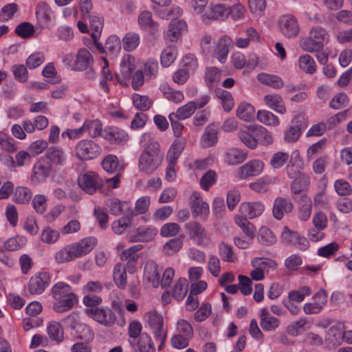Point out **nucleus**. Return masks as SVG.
Instances as JSON below:
<instances>
[{"mask_svg":"<svg viewBox=\"0 0 352 352\" xmlns=\"http://www.w3.org/2000/svg\"><path fill=\"white\" fill-rule=\"evenodd\" d=\"M47 333L51 339L58 342H60L63 340V329L61 324L58 322H51L48 324Z\"/></svg>","mask_w":352,"mask_h":352,"instance_id":"37998d69","label":"nucleus"},{"mask_svg":"<svg viewBox=\"0 0 352 352\" xmlns=\"http://www.w3.org/2000/svg\"><path fill=\"white\" fill-rule=\"evenodd\" d=\"M258 241L263 245H273L276 241V237L268 228L263 226L258 231Z\"/></svg>","mask_w":352,"mask_h":352,"instance_id":"79ce46f5","label":"nucleus"},{"mask_svg":"<svg viewBox=\"0 0 352 352\" xmlns=\"http://www.w3.org/2000/svg\"><path fill=\"white\" fill-rule=\"evenodd\" d=\"M293 209L294 205L289 200L283 197H278L274 201L273 216L276 219L280 220L285 214L292 212Z\"/></svg>","mask_w":352,"mask_h":352,"instance_id":"2eb2a0df","label":"nucleus"},{"mask_svg":"<svg viewBox=\"0 0 352 352\" xmlns=\"http://www.w3.org/2000/svg\"><path fill=\"white\" fill-rule=\"evenodd\" d=\"M279 319L271 316H265L261 318L260 325L264 331H272L279 326Z\"/></svg>","mask_w":352,"mask_h":352,"instance_id":"bf43d9fd","label":"nucleus"},{"mask_svg":"<svg viewBox=\"0 0 352 352\" xmlns=\"http://www.w3.org/2000/svg\"><path fill=\"white\" fill-rule=\"evenodd\" d=\"M52 10L45 2H40L36 10V18L43 23H47L51 19Z\"/></svg>","mask_w":352,"mask_h":352,"instance_id":"3c124183","label":"nucleus"},{"mask_svg":"<svg viewBox=\"0 0 352 352\" xmlns=\"http://www.w3.org/2000/svg\"><path fill=\"white\" fill-rule=\"evenodd\" d=\"M197 109V103L195 101H190L187 104L178 108L175 116L180 120H185L190 117Z\"/></svg>","mask_w":352,"mask_h":352,"instance_id":"a18cd8bd","label":"nucleus"},{"mask_svg":"<svg viewBox=\"0 0 352 352\" xmlns=\"http://www.w3.org/2000/svg\"><path fill=\"white\" fill-rule=\"evenodd\" d=\"M278 27L281 34L287 38H294L300 32L298 21L292 14L282 15L278 21Z\"/></svg>","mask_w":352,"mask_h":352,"instance_id":"1a4fd4ad","label":"nucleus"},{"mask_svg":"<svg viewBox=\"0 0 352 352\" xmlns=\"http://www.w3.org/2000/svg\"><path fill=\"white\" fill-rule=\"evenodd\" d=\"M182 241L179 238L172 239L164 245V252L167 255H172L182 248Z\"/></svg>","mask_w":352,"mask_h":352,"instance_id":"338daca9","label":"nucleus"},{"mask_svg":"<svg viewBox=\"0 0 352 352\" xmlns=\"http://www.w3.org/2000/svg\"><path fill=\"white\" fill-rule=\"evenodd\" d=\"M26 240L23 236H16L8 239L4 243V248L8 251H16L21 249L25 244Z\"/></svg>","mask_w":352,"mask_h":352,"instance_id":"052dcab7","label":"nucleus"},{"mask_svg":"<svg viewBox=\"0 0 352 352\" xmlns=\"http://www.w3.org/2000/svg\"><path fill=\"white\" fill-rule=\"evenodd\" d=\"M264 100L266 104L276 112L284 114L286 109L283 98L278 94H268L265 96Z\"/></svg>","mask_w":352,"mask_h":352,"instance_id":"bb28decb","label":"nucleus"},{"mask_svg":"<svg viewBox=\"0 0 352 352\" xmlns=\"http://www.w3.org/2000/svg\"><path fill=\"white\" fill-rule=\"evenodd\" d=\"M215 93L216 96L221 100L223 109L226 111H230L234 106L233 98L231 94L221 89H217Z\"/></svg>","mask_w":352,"mask_h":352,"instance_id":"09e8293b","label":"nucleus"},{"mask_svg":"<svg viewBox=\"0 0 352 352\" xmlns=\"http://www.w3.org/2000/svg\"><path fill=\"white\" fill-rule=\"evenodd\" d=\"M184 142L182 141H175L171 146L168 153L167 159L170 166H175L177 160L183 151Z\"/></svg>","mask_w":352,"mask_h":352,"instance_id":"ea45409f","label":"nucleus"},{"mask_svg":"<svg viewBox=\"0 0 352 352\" xmlns=\"http://www.w3.org/2000/svg\"><path fill=\"white\" fill-rule=\"evenodd\" d=\"M241 141L248 148L254 149L257 147L256 138L254 132L250 131V126L246 127V130L241 129L238 133Z\"/></svg>","mask_w":352,"mask_h":352,"instance_id":"58836bf2","label":"nucleus"},{"mask_svg":"<svg viewBox=\"0 0 352 352\" xmlns=\"http://www.w3.org/2000/svg\"><path fill=\"white\" fill-rule=\"evenodd\" d=\"M190 208L194 217L198 216L206 218L209 214V206L208 203L203 201L200 194L193 192L190 196Z\"/></svg>","mask_w":352,"mask_h":352,"instance_id":"4468645a","label":"nucleus"},{"mask_svg":"<svg viewBox=\"0 0 352 352\" xmlns=\"http://www.w3.org/2000/svg\"><path fill=\"white\" fill-rule=\"evenodd\" d=\"M264 164L260 160H253L239 168L238 175L241 179L259 175L263 170Z\"/></svg>","mask_w":352,"mask_h":352,"instance_id":"dca6fc26","label":"nucleus"},{"mask_svg":"<svg viewBox=\"0 0 352 352\" xmlns=\"http://www.w3.org/2000/svg\"><path fill=\"white\" fill-rule=\"evenodd\" d=\"M230 14V9L222 4H217L210 8L205 16L210 19L223 21Z\"/></svg>","mask_w":352,"mask_h":352,"instance_id":"393cba45","label":"nucleus"},{"mask_svg":"<svg viewBox=\"0 0 352 352\" xmlns=\"http://www.w3.org/2000/svg\"><path fill=\"white\" fill-rule=\"evenodd\" d=\"M93 62L90 52L87 49L82 48L77 54L74 67L76 70H85L91 65Z\"/></svg>","mask_w":352,"mask_h":352,"instance_id":"4be33fe9","label":"nucleus"},{"mask_svg":"<svg viewBox=\"0 0 352 352\" xmlns=\"http://www.w3.org/2000/svg\"><path fill=\"white\" fill-rule=\"evenodd\" d=\"M235 223L243 230L245 235H254L256 228L254 226L250 223L246 217L238 215L234 218Z\"/></svg>","mask_w":352,"mask_h":352,"instance_id":"4d7b16f0","label":"nucleus"},{"mask_svg":"<svg viewBox=\"0 0 352 352\" xmlns=\"http://www.w3.org/2000/svg\"><path fill=\"white\" fill-rule=\"evenodd\" d=\"M158 268V265L153 261L146 262L144 267V275L155 287L159 286L160 281L161 270Z\"/></svg>","mask_w":352,"mask_h":352,"instance_id":"b1692460","label":"nucleus"},{"mask_svg":"<svg viewBox=\"0 0 352 352\" xmlns=\"http://www.w3.org/2000/svg\"><path fill=\"white\" fill-rule=\"evenodd\" d=\"M100 147L89 140H80L76 146V156L81 160H89L96 157L100 153Z\"/></svg>","mask_w":352,"mask_h":352,"instance_id":"9d476101","label":"nucleus"},{"mask_svg":"<svg viewBox=\"0 0 352 352\" xmlns=\"http://www.w3.org/2000/svg\"><path fill=\"white\" fill-rule=\"evenodd\" d=\"M257 119L263 124L267 125L276 126L279 124L278 117L269 111H258Z\"/></svg>","mask_w":352,"mask_h":352,"instance_id":"5fc2aeb1","label":"nucleus"},{"mask_svg":"<svg viewBox=\"0 0 352 352\" xmlns=\"http://www.w3.org/2000/svg\"><path fill=\"white\" fill-rule=\"evenodd\" d=\"M186 30V23L184 20L173 19L165 33V37L170 42L177 41L181 33Z\"/></svg>","mask_w":352,"mask_h":352,"instance_id":"a211bd4d","label":"nucleus"},{"mask_svg":"<svg viewBox=\"0 0 352 352\" xmlns=\"http://www.w3.org/2000/svg\"><path fill=\"white\" fill-rule=\"evenodd\" d=\"M189 234L192 239L197 240L198 244L203 243L207 236L205 228L197 221H190L186 226Z\"/></svg>","mask_w":352,"mask_h":352,"instance_id":"5701e85b","label":"nucleus"},{"mask_svg":"<svg viewBox=\"0 0 352 352\" xmlns=\"http://www.w3.org/2000/svg\"><path fill=\"white\" fill-rule=\"evenodd\" d=\"M157 230L154 228L140 227L129 232L128 239L131 242H148L157 234Z\"/></svg>","mask_w":352,"mask_h":352,"instance_id":"ddd939ff","label":"nucleus"},{"mask_svg":"<svg viewBox=\"0 0 352 352\" xmlns=\"http://www.w3.org/2000/svg\"><path fill=\"white\" fill-rule=\"evenodd\" d=\"M106 53L111 55H116L121 50V43L119 38L116 36H109L105 43Z\"/></svg>","mask_w":352,"mask_h":352,"instance_id":"13d9d810","label":"nucleus"},{"mask_svg":"<svg viewBox=\"0 0 352 352\" xmlns=\"http://www.w3.org/2000/svg\"><path fill=\"white\" fill-rule=\"evenodd\" d=\"M140 25L145 29L155 28L157 24L153 21L151 12L147 10L142 12L138 17Z\"/></svg>","mask_w":352,"mask_h":352,"instance_id":"69168bd1","label":"nucleus"},{"mask_svg":"<svg viewBox=\"0 0 352 352\" xmlns=\"http://www.w3.org/2000/svg\"><path fill=\"white\" fill-rule=\"evenodd\" d=\"M219 252L224 261L235 262L237 260L236 256L233 252L232 247L224 242H221L219 245Z\"/></svg>","mask_w":352,"mask_h":352,"instance_id":"864d4df0","label":"nucleus"},{"mask_svg":"<svg viewBox=\"0 0 352 352\" xmlns=\"http://www.w3.org/2000/svg\"><path fill=\"white\" fill-rule=\"evenodd\" d=\"M83 129H85V131H89L92 137H96L102 133V124L98 120L85 121Z\"/></svg>","mask_w":352,"mask_h":352,"instance_id":"680f3d73","label":"nucleus"},{"mask_svg":"<svg viewBox=\"0 0 352 352\" xmlns=\"http://www.w3.org/2000/svg\"><path fill=\"white\" fill-rule=\"evenodd\" d=\"M246 157V153L238 148L230 149L226 155V161L230 165H236L242 163Z\"/></svg>","mask_w":352,"mask_h":352,"instance_id":"a19ab883","label":"nucleus"},{"mask_svg":"<svg viewBox=\"0 0 352 352\" xmlns=\"http://www.w3.org/2000/svg\"><path fill=\"white\" fill-rule=\"evenodd\" d=\"M329 38V34L325 29L314 27L310 29L308 36L301 39L300 46L305 52H318L328 43Z\"/></svg>","mask_w":352,"mask_h":352,"instance_id":"20e7f679","label":"nucleus"},{"mask_svg":"<svg viewBox=\"0 0 352 352\" xmlns=\"http://www.w3.org/2000/svg\"><path fill=\"white\" fill-rule=\"evenodd\" d=\"M144 146L138 159V168L147 174L153 173L161 165L164 154L161 152L160 144L151 138L150 133L142 135L140 140Z\"/></svg>","mask_w":352,"mask_h":352,"instance_id":"f257e3e1","label":"nucleus"},{"mask_svg":"<svg viewBox=\"0 0 352 352\" xmlns=\"http://www.w3.org/2000/svg\"><path fill=\"white\" fill-rule=\"evenodd\" d=\"M299 67L304 72L313 74L316 71V64L314 59L309 54L300 56L298 60Z\"/></svg>","mask_w":352,"mask_h":352,"instance_id":"4c0bfd02","label":"nucleus"},{"mask_svg":"<svg viewBox=\"0 0 352 352\" xmlns=\"http://www.w3.org/2000/svg\"><path fill=\"white\" fill-rule=\"evenodd\" d=\"M101 164L103 169L109 173H117V171L120 173L122 169L120 166L118 157L114 155H107Z\"/></svg>","mask_w":352,"mask_h":352,"instance_id":"473e14b6","label":"nucleus"},{"mask_svg":"<svg viewBox=\"0 0 352 352\" xmlns=\"http://www.w3.org/2000/svg\"><path fill=\"white\" fill-rule=\"evenodd\" d=\"M202 144L204 147H210L217 142V128L214 124L207 126L202 136Z\"/></svg>","mask_w":352,"mask_h":352,"instance_id":"2f4dec72","label":"nucleus"},{"mask_svg":"<svg viewBox=\"0 0 352 352\" xmlns=\"http://www.w3.org/2000/svg\"><path fill=\"white\" fill-rule=\"evenodd\" d=\"M123 47L127 52L135 50L140 43L139 35L136 33L129 32L122 39Z\"/></svg>","mask_w":352,"mask_h":352,"instance_id":"8fccbe9b","label":"nucleus"},{"mask_svg":"<svg viewBox=\"0 0 352 352\" xmlns=\"http://www.w3.org/2000/svg\"><path fill=\"white\" fill-rule=\"evenodd\" d=\"M135 59L130 56H124L120 63V72L124 80H129L135 69Z\"/></svg>","mask_w":352,"mask_h":352,"instance_id":"f704fd0d","label":"nucleus"},{"mask_svg":"<svg viewBox=\"0 0 352 352\" xmlns=\"http://www.w3.org/2000/svg\"><path fill=\"white\" fill-rule=\"evenodd\" d=\"M289 154L285 152H277L272 155L270 164L274 168H282L288 161Z\"/></svg>","mask_w":352,"mask_h":352,"instance_id":"e2e57ef3","label":"nucleus"},{"mask_svg":"<svg viewBox=\"0 0 352 352\" xmlns=\"http://www.w3.org/2000/svg\"><path fill=\"white\" fill-rule=\"evenodd\" d=\"M177 50L175 45H171L165 48L160 56L161 64L163 67H169L175 60Z\"/></svg>","mask_w":352,"mask_h":352,"instance_id":"c9c22d12","label":"nucleus"},{"mask_svg":"<svg viewBox=\"0 0 352 352\" xmlns=\"http://www.w3.org/2000/svg\"><path fill=\"white\" fill-rule=\"evenodd\" d=\"M265 210V206L260 201L246 202L240 206L241 212L249 219L260 216Z\"/></svg>","mask_w":352,"mask_h":352,"instance_id":"aec40b11","label":"nucleus"},{"mask_svg":"<svg viewBox=\"0 0 352 352\" xmlns=\"http://www.w3.org/2000/svg\"><path fill=\"white\" fill-rule=\"evenodd\" d=\"M15 32L22 38H28L34 34V28L28 22H23L16 27Z\"/></svg>","mask_w":352,"mask_h":352,"instance_id":"774afa93","label":"nucleus"},{"mask_svg":"<svg viewBox=\"0 0 352 352\" xmlns=\"http://www.w3.org/2000/svg\"><path fill=\"white\" fill-rule=\"evenodd\" d=\"M134 106L142 111H147L152 104V100L146 96L134 94L132 96Z\"/></svg>","mask_w":352,"mask_h":352,"instance_id":"603ef678","label":"nucleus"},{"mask_svg":"<svg viewBox=\"0 0 352 352\" xmlns=\"http://www.w3.org/2000/svg\"><path fill=\"white\" fill-rule=\"evenodd\" d=\"M87 314L107 327H112L116 321L115 313L109 307H94L86 309Z\"/></svg>","mask_w":352,"mask_h":352,"instance_id":"6e6552de","label":"nucleus"},{"mask_svg":"<svg viewBox=\"0 0 352 352\" xmlns=\"http://www.w3.org/2000/svg\"><path fill=\"white\" fill-rule=\"evenodd\" d=\"M51 277L47 272H38L32 276L28 283V291L31 294H41L49 286Z\"/></svg>","mask_w":352,"mask_h":352,"instance_id":"f8f14e48","label":"nucleus"},{"mask_svg":"<svg viewBox=\"0 0 352 352\" xmlns=\"http://www.w3.org/2000/svg\"><path fill=\"white\" fill-rule=\"evenodd\" d=\"M280 238L282 241L287 244H295L298 240L305 241V238L300 237L296 232L292 231L287 226L283 228Z\"/></svg>","mask_w":352,"mask_h":352,"instance_id":"6e6d98bb","label":"nucleus"},{"mask_svg":"<svg viewBox=\"0 0 352 352\" xmlns=\"http://www.w3.org/2000/svg\"><path fill=\"white\" fill-rule=\"evenodd\" d=\"M96 244V239L94 237L85 238L78 243L63 248L56 254L55 260L58 263H63L81 257L90 252Z\"/></svg>","mask_w":352,"mask_h":352,"instance_id":"f03ea898","label":"nucleus"},{"mask_svg":"<svg viewBox=\"0 0 352 352\" xmlns=\"http://www.w3.org/2000/svg\"><path fill=\"white\" fill-rule=\"evenodd\" d=\"M131 346L136 352H155V346L152 338L146 333L140 336L137 342L129 340Z\"/></svg>","mask_w":352,"mask_h":352,"instance_id":"f3484780","label":"nucleus"},{"mask_svg":"<svg viewBox=\"0 0 352 352\" xmlns=\"http://www.w3.org/2000/svg\"><path fill=\"white\" fill-rule=\"evenodd\" d=\"M78 315L72 313L63 320L68 327L73 330L72 334L76 338L89 342L94 339V333L86 324L77 321Z\"/></svg>","mask_w":352,"mask_h":352,"instance_id":"423d86ee","label":"nucleus"},{"mask_svg":"<svg viewBox=\"0 0 352 352\" xmlns=\"http://www.w3.org/2000/svg\"><path fill=\"white\" fill-rule=\"evenodd\" d=\"M250 131L254 132L257 144L258 142L263 145H269L272 143V135L263 126L260 125L250 126Z\"/></svg>","mask_w":352,"mask_h":352,"instance_id":"cd10ccee","label":"nucleus"},{"mask_svg":"<svg viewBox=\"0 0 352 352\" xmlns=\"http://www.w3.org/2000/svg\"><path fill=\"white\" fill-rule=\"evenodd\" d=\"M255 109L249 103H241L237 108L236 116L241 120L250 122L254 118Z\"/></svg>","mask_w":352,"mask_h":352,"instance_id":"e433bc0d","label":"nucleus"},{"mask_svg":"<svg viewBox=\"0 0 352 352\" xmlns=\"http://www.w3.org/2000/svg\"><path fill=\"white\" fill-rule=\"evenodd\" d=\"M32 198V193L30 188L25 186H17L13 192L12 200L20 204H26Z\"/></svg>","mask_w":352,"mask_h":352,"instance_id":"c756f323","label":"nucleus"},{"mask_svg":"<svg viewBox=\"0 0 352 352\" xmlns=\"http://www.w3.org/2000/svg\"><path fill=\"white\" fill-rule=\"evenodd\" d=\"M257 79L261 83L276 89H280L284 86L283 79L276 75L261 73L258 74Z\"/></svg>","mask_w":352,"mask_h":352,"instance_id":"a878e982","label":"nucleus"},{"mask_svg":"<svg viewBox=\"0 0 352 352\" xmlns=\"http://www.w3.org/2000/svg\"><path fill=\"white\" fill-rule=\"evenodd\" d=\"M51 171V162L47 158L41 157L33 166L30 177L32 184L36 185L45 182Z\"/></svg>","mask_w":352,"mask_h":352,"instance_id":"9b49d317","label":"nucleus"},{"mask_svg":"<svg viewBox=\"0 0 352 352\" xmlns=\"http://www.w3.org/2000/svg\"><path fill=\"white\" fill-rule=\"evenodd\" d=\"M78 184L85 193L93 195L102 188L103 180L97 173L88 171L78 177Z\"/></svg>","mask_w":352,"mask_h":352,"instance_id":"0eeeda50","label":"nucleus"},{"mask_svg":"<svg viewBox=\"0 0 352 352\" xmlns=\"http://www.w3.org/2000/svg\"><path fill=\"white\" fill-rule=\"evenodd\" d=\"M311 293V288L308 286H303L298 289L292 290L288 294L289 301L301 302L304 300L306 296H309Z\"/></svg>","mask_w":352,"mask_h":352,"instance_id":"49530a36","label":"nucleus"},{"mask_svg":"<svg viewBox=\"0 0 352 352\" xmlns=\"http://www.w3.org/2000/svg\"><path fill=\"white\" fill-rule=\"evenodd\" d=\"M309 184V177L305 174H301L294 179L291 184V190L294 199H297V196L302 194L303 188Z\"/></svg>","mask_w":352,"mask_h":352,"instance_id":"c85d7f7f","label":"nucleus"},{"mask_svg":"<svg viewBox=\"0 0 352 352\" xmlns=\"http://www.w3.org/2000/svg\"><path fill=\"white\" fill-rule=\"evenodd\" d=\"M90 27L92 30L91 36L96 40L100 36L103 28V20L99 16L89 15Z\"/></svg>","mask_w":352,"mask_h":352,"instance_id":"de8ad7c7","label":"nucleus"},{"mask_svg":"<svg viewBox=\"0 0 352 352\" xmlns=\"http://www.w3.org/2000/svg\"><path fill=\"white\" fill-rule=\"evenodd\" d=\"M51 294L56 300L53 309L57 313L69 311L78 302L77 296L72 291L71 286L64 282L56 283L51 289Z\"/></svg>","mask_w":352,"mask_h":352,"instance_id":"7ed1b4c3","label":"nucleus"},{"mask_svg":"<svg viewBox=\"0 0 352 352\" xmlns=\"http://www.w3.org/2000/svg\"><path fill=\"white\" fill-rule=\"evenodd\" d=\"M144 319L151 329L156 341L160 342L159 350L164 347L166 340V331L164 329V318L155 310L147 312L144 315Z\"/></svg>","mask_w":352,"mask_h":352,"instance_id":"39448f33","label":"nucleus"},{"mask_svg":"<svg viewBox=\"0 0 352 352\" xmlns=\"http://www.w3.org/2000/svg\"><path fill=\"white\" fill-rule=\"evenodd\" d=\"M113 280L116 285L121 288L124 289L126 286V274L125 266L122 263H117L113 269Z\"/></svg>","mask_w":352,"mask_h":352,"instance_id":"72a5a7b5","label":"nucleus"},{"mask_svg":"<svg viewBox=\"0 0 352 352\" xmlns=\"http://www.w3.org/2000/svg\"><path fill=\"white\" fill-rule=\"evenodd\" d=\"M188 288L187 280L184 278H179L173 291L174 298L178 301L183 300L188 292Z\"/></svg>","mask_w":352,"mask_h":352,"instance_id":"c03bdc74","label":"nucleus"},{"mask_svg":"<svg viewBox=\"0 0 352 352\" xmlns=\"http://www.w3.org/2000/svg\"><path fill=\"white\" fill-rule=\"evenodd\" d=\"M43 158H47L51 166L52 164L63 165L65 162V156L62 149L57 147H50Z\"/></svg>","mask_w":352,"mask_h":352,"instance_id":"7c9ffc66","label":"nucleus"},{"mask_svg":"<svg viewBox=\"0 0 352 352\" xmlns=\"http://www.w3.org/2000/svg\"><path fill=\"white\" fill-rule=\"evenodd\" d=\"M102 135L104 138L114 142L115 143H122L128 140L126 133L116 126H109L104 129Z\"/></svg>","mask_w":352,"mask_h":352,"instance_id":"412c9836","label":"nucleus"},{"mask_svg":"<svg viewBox=\"0 0 352 352\" xmlns=\"http://www.w3.org/2000/svg\"><path fill=\"white\" fill-rule=\"evenodd\" d=\"M232 45V40L230 37L224 36L221 37L215 46L214 56L221 63H224L227 59L229 48Z\"/></svg>","mask_w":352,"mask_h":352,"instance_id":"6ab92c4d","label":"nucleus"},{"mask_svg":"<svg viewBox=\"0 0 352 352\" xmlns=\"http://www.w3.org/2000/svg\"><path fill=\"white\" fill-rule=\"evenodd\" d=\"M334 188L336 192L340 196H347L352 194V187L346 180L340 179L334 183Z\"/></svg>","mask_w":352,"mask_h":352,"instance_id":"0e129e2a","label":"nucleus"}]
</instances>
